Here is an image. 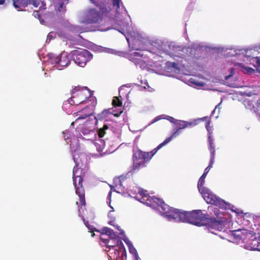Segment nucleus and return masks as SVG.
<instances>
[{
  "label": "nucleus",
  "instance_id": "f257e3e1",
  "mask_svg": "<svg viewBox=\"0 0 260 260\" xmlns=\"http://www.w3.org/2000/svg\"><path fill=\"white\" fill-rule=\"evenodd\" d=\"M115 30L125 38L129 48H132L127 57L141 69L146 67L147 53L146 44L149 39L146 34L135 32H129L127 29L129 16L121 0H115Z\"/></svg>",
  "mask_w": 260,
  "mask_h": 260
},
{
  "label": "nucleus",
  "instance_id": "f03ea898",
  "mask_svg": "<svg viewBox=\"0 0 260 260\" xmlns=\"http://www.w3.org/2000/svg\"><path fill=\"white\" fill-rule=\"evenodd\" d=\"M132 191V193L139 194L141 197H136V200L159 211L160 214L169 221L187 222L198 226H204L206 224V215L201 210L186 212L173 208L166 204L161 199L149 196L147 190L139 187H134Z\"/></svg>",
  "mask_w": 260,
  "mask_h": 260
},
{
  "label": "nucleus",
  "instance_id": "7ed1b4c3",
  "mask_svg": "<svg viewBox=\"0 0 260 260\" xmlns=\"http://www.w3.org/2000/svg\"><path fill=\"white\" fill-rule=\"evenodd\" d=\"M73 157L75 163V166L73 170V182L76 193L79 196L81 203V206L78 209L80 215V210L82 209L83 206L85 207L86 204L85 191L82 182L85 172L88 170V166L86 162H83V160L86 159L84 154H79L78 151L75 150L73 153Z\"/></svg>",
  "mask_w": 260,
  "mask_h": 260
},
{
  "label": "nucleus",
  "instance_id": "20e7f679",
  "mask_svg": "<svg viewBox=\"0 0 260 260\" xmlns=\"http://www.w3.org/2000/svg\"><path fill=\"white\" fill-rule=\"evenodd\" d=\"M163 52L166 54L172 56L176 60V62H168V66H171L177 70H179L181 67H188L186 62H189L196 57L194 49L190 47H184L182 49L178 48L175 53L172 54L168 50L163 51Z\"/></svg>",
  "mask_w": 260,
  "mask_h": 260
},
{
  "label": "nucleus",
  "instance_id": "39448f33",
  "mask_svg": "<svg viewBox=\"0 0 260 260\" xmlns=\"http://www.w3.org/2000/svg\"><path fill=\"white\" fill-rule=\"evenodd\" d=\"M121 240H123L126 243L130 253L137 256V250L132 242L126 237L124 231L120 226L115 225V242L116 240V245H115V255H117L116 251H117L118 256L123 259L126 257V250Z\"/></svg>",
  "mask_w": 260,
  "mask_h": 260
},
{
  "label": "nucleus",
  "instance_id": "423d86ee",
  "mask_svg": "<svg viewBox=\"0 0 260 260\" xmlns=\"http://www.w3.org/2000/svg\"><path fill=\"white\" fill-rule=\"evenodd\" d=\"M200 193L207 203L214 205L221 208L228 209L233 211H236V208L233 205L217 197L209 188L204 190Z\"/></svg>",
  "mask_w": 260,
  "mask_h": 260
},
{
  "label": "nucleus",
  "instance_id": "0eeeda50",
  "mask_svg": "<svg viewBox=\"0 0 260 260\" xmlns=\"http://www.w3.org/2000/svg\"><path fill=\"white\" fill-rule=\"evenodd\" d=\"M158 150L156 147L149 152H143L139 149L134 150L133 169L136 170L144 167L145 162L148 161Z\"/></svg>",
  "mask_w": 260,
  "mask_h": 260
},
{
  "label": "nucleus",
  "instance_id": "6e6552de",
  "mask_svg": "<svg viewBox=\"0 0 260 260\" xmlns=\"http://www.w3.org/2000/svg\"><path fill=\"white\" fill-rule=\"evenodd\" d=\"M71 54L75 63L81 67H84L92 58L91 53L86 49L75 50L71 52Z\"/></svg>",
  "mask_w": 260,
  "mask_h": 260
},
{
  "label": "nucleus",
  "instance_id": "1a4fd4ad",
  "mask_svg": "<svg viewBox=\"0 0 260 260\" xmlns=\"http://www.w3.org/2000/svg\"><path fill=\"white\" fill-rule=\"evenodd\" d=\"M234 52L235 53L232 54L231 55H238L240 60H242L246 63L251 64L255 68L260 66V58L257 57L251 56L249 51L236 49Z\"/></svg>",
  "mask_w": 260,
  "mask_h": 260
},
{
  "label": "nucleus",
  "instance_id": "9d476101",
  "mask_svg": "<svg viewBox=\"0 0 260 260\" xmlns=\"http://www.w3.org/2000/svg\"><path fill=\"white\" fill-rule=\"evenodd\" d=\"M86 88L76 87L72 91V96L69 100L71 104L79 105L83 103L88 98L85 94Z\"/></svg>",
  "mask_w": 260,
  "mask_h": 260
},
{
  "label": "nucleus",
  "instance_id": "9b49d317",
  "mask_svg": "<svg viewBox=\"0 0 260 260\" xmlns=\"http://www.w3.org/2000/svg\"><path fill=\"white\" fill-rule=\"evenodd\" d=\"M49 60L52 64H56L57 69L59 70L67 67L71 61L69 56L66 53H62L58 56H53L49 58Z\"/></svg>",
  "mask_w": 260,
  "mask_h": 260
},
{
  "label": "nucleus",
  "instance_id": "f8f14e48",
  "mask_svg": "<svg viewBox=\"0 0 260 260\" xmlns=\"http://www.w3.org/2000/svg\"><path fill=\"white\" fill-rule=\"evenodd\" d=\"M206 217V224L204 225H206L209 231L213 234L218 235V232L221 231L225 232L226 228L225 224L223 223V221L213 220L208 222V218Z\"/></svg>",
  "mask_w": 260,
  "mask_h": 260
},
{
  "label": "nucleus",
  "instance_id": "ddd939ff",
  "mask_svg": "<svg viewBox=\"0 0 260 260\" xmlns=\"http://www.w3.org/2000/svg\"><path fill=\"white\" fill-rule=\"evenodd\" d=\"M101 233L100 240L105 244V246L110 249L114 248V246L110 245V240L114 239V232L109 228L104 227L101 231H97Z\"/></svg>",
  "mask_w": 260,
  "mask_h": 260
},
{
  "label": "nucleus",
  "instance_id": "4468645a",
  "mask_svg": "<svg viewBox=\"0 0 260 260\" xmlns=\"http://www.w3.org/2000/svg\"><path fill=\"white\" fill-rule=\"evenodd\" d=\"M93 109L92 106H86L82 110L74 113V115L77 117L76 121L79 119H83L90 115H93Z\"/></svg>",
  "mask_w": 260,
  "mask_h": 260
},
{
  "label": "nucleus",
  "instance_id": "2eb2a0df",
  "mask_svg": "<svg viewBox=\"0 0 260 260\" xmlns=\"http://www.w3.org/2000/svg\"><path fill=\"white\" fill-rule=\"evenodd\" d=\"M123 112L122 102L121 95L115 96V117H118Z\"/></svg>",
  "mask_w": 260,
  "mask_h": 260
},
{
  "label": "nucleus",
  "instance_id": "dca6fc26",
  "mask_svg": "<svg viewBox=\"0 0 260 260\" xmlns=\"http://www.w3.org/2000/svg\"><path fill=\"white\" fill-rule=\"evenodd\" d=\"M181 133V131L178 128L174 129L173 134L171 136L167 138L162 143H160L157 147V149H160L163 146L169 143L173 139L176 138Z\"/></svg>",
  "mask_w": 260,
  "mask_h": 260
},
{
  "label": "nucleus",
  "instance_id": "f3484780",
  "mask_svg": "<svg viewBox=\"0 0 260 260\" xmlns=\"http://www.w3.org/2000/svg\"><path fill=\"white\" fill-rule=\"evenodd\" d=\"M125 177L120 176L117 178L115 177V192L118 193H122L123 191V187L122 184V181L124 180Z\"/></svg>",
  "mask_w": 260,
  "mask_h": 260
},
{
  "label": "nucleus",
  "instance_id": "a211bd4d",
  "mask_svg": "<svg viewBox=\"0 0 260 260\" xmlns=\"http://www.w3.org/2000/svg\"><path fill=\"white\" fill-rule=\"evenodd\" d=\"M161 119H167L170 122L174 123L176 125V124L178 123V119H176L171 116L166 115H160L156 116L155 118H154L153 120L151 121V122L148 124V125H150V124L154 123Z\"/></svg>",
  "mask_w": 260,
  "mask_h": 260
},
{
  "label": "nucleus",
  "instance_id": "6ab92c4d",
  "mask_svg": "<svg viewBox=\"0 0 260 260\" xmlns=\"http://www.w3.org/2000/svg\"><path fill=\"white\" fill-rule=\"evenodd\" d=\"M209 148L210 151V161L209 164L207 167H209L210 169L212 168V165L214 162V156H215V148L212 143V140L210 138V136L209 138Z\"/></svg>",
  "mask_w": 260,
  "mask_h": 260
},
{
  "label": "nucleus",
  "instance_id": "aec40b11",
  "mask_svg": "<svg viewBox=\"0 0 260 260\" xmlns=\"http://www.w3.org/2000/svg\"><path fill=\"white\" fill-rule=\"evenodd\" d=\"M114 110L112 108L104 110L102 112L98 114L99 119H109L111 116L114 115Z\"/></svg>",
  "mask_w": 260,
  "mask_h": 260
},
{
  "label": "nucleus",
  "instance_id": "412c9836",
  "mask_svg": "<svg viewBox=\"0 0 260 260\" xmlns=\"http://www.w3.org/2000/svg\"><path fill=\"white\" fill-rule=\"evenodd\" d=\"M13 5L16 8H20L21 7H26L28 5H30V1L29 0H12Z\"/></svg>",
  "mask_w": 260,
  "mask_h": 260
},
{
  "label": "nucleus",
  "instance_id": "4be33fe9",
  "mask_svg": "<svg viewBox=\"0 0 260 260\" xmlns=\"http://www.w3.org/2000/svg\"><path fill=\"white\" fill-rule=\"evenodd\" d=\"M205 177L203 176H201L198 182V188L200 192V193H201L202 192L204 191V190L208 189L207 187H206L204 186V185L205 182Z\"/></svg>",
  "mask_w": 260,
  "mask_h": 260
},
{
  "label": "nucleus",
  "instance_id": "5701e85b",
  "mask_svg": "<svg viewBox=\"0 0 260 260\" xmlns=\"http://www.w3.org/2000/svg\"><path fill=\"white\" fill-rule=\"evenodd\" d=\"M206 118H207L206 117H204L197 119H193L190 121H186V128H191V127H194L198 124L199 121H203V120H204Z\"/></svg>",
  "mask_w": 260,
  "mask_h": 260
},
{
  "label": "nucleus",
  "instance_id": "b1692460",
  "mask_svg": "<svg viewBox=\"0 0 260 260\" xmlns=\"http://www.w3.org/2000/svg\"><path fill=\"white\" fill-rule=\"evenodd\" d=\"M94 145L98 152H102L103 151L105 147V144L103 140L101 139L96 140L94 142Z\"/></svg>",
  "mask_w": 260,
  "mask_h": 260
},
{
  "label": "nucleus",
  "instance_id": "393cba45",
  "mask_svg": "<svg viewBox=\"0 0 260 260\" xmlns=\"http://www.w3.org/2000/svg\"><path fill=\"white\" fill-rule=\"evenodd\" d=\"M189 81L191 84V86H192L193 87H203L205 85V83L204 82L199 81L194 78H190Z\"/></svg>",
  "mask_w": 260,
  "mask_h": 260
},
{
  "label": "nucleus",
  "instance_id": "a878e982",
  "mask_svg": "<svg viewBox=\"0 0 260 260\" xmlns=\"http://www.w3.org/2000/svg\"><path fill=\"white\" fill-rule=\"evenodd\" d=\"M233 74H234V70L233 69H231V74L229 75H228V76H225L224 78H225V80L226 81V84H227L228 86H229L230 87H237V86L235 83H230L228 81L229 80H230L232 78Z\"/></svg>",
  "mask_w": 260,
  "mask_h": 260
},
{
  "label": "nucleus",
  "instance_id": "bb28decb",
  "mask_svg": "<svg viewBox=\"0 0 260 260\" xmlns=\"http://www.w3.org/2000/svg\"><path fill=\"white\" fill-rule=\"evenodd\" d=\"M82 133L84 135H89V134L92 133L94 135V132L91 129H89V127L87 126V124H85L81 130Z\"/></svg>",
  "mask_w": 260,
  "mask_h": 260
},
{
  "label": "nucleus",
  "instance_id": "cd10ccee",
  "mask_svg": "<svg viewBox=\"0 0 260 260\" xmlns=\"http://www.w3.org/2000/svg\"><path fill=\"white\" fill-rule=\"evenodd\" d=\"M110 187L111 188V189L108 194L107 199V202L108 205L110 207V208L113 210L114 208L113 207L111 206V197H112V190L114 188V187L113 185H110Z\"/></svg>",
  "mask_w": 260,
  "mask_h": 260
},
{
  "label": "nucleus",
  "instance_id": "c85d7f7f",
  "mask_svg": "<svg viewBox=\"0 0 260 260\" xmlns=\"http://www.w3.org/2000/svg\"><path fill=\"white\" fill-rule=\"evenodd\" d=\"M176 125L178 126L177 128L179 129L180 131L182 129L186 128V121L185 120H178V123Z\"/></svg>",
  "mask_w": 260,
  "mask_h": 260
},
{
  "label": "nucleus",
  "instance_id": "c756f323",
  "mask_svg": "<svg viewBox=\"0 0 260 260\" xmlns=\"http://www.w3.org/2000/svg\"><path fill=\"white\" fill-rule=\"evenodd\" d=\"M108 128V126L107 125H104L103 128H100L99 130V132H98L99 137H100V138L103 137L105 134V130L107 129Z\"/></svg>",
  "mask_w": 260,
  "mask_h": 260
},
{
  "label": "nucleus",
  "instance_id": "7c9ffc66",
  "mask_svg": "<svg viewBox=\"0 0 260 260\" xmlns=\"http://www.w3.org/2000/svg\"><path fill=\"white\" fill-rule=\"evenodd\" d=\"M210 120H208L206 124V128L209 133L208 138H209V136H210V138L213 140V139L211 138V133H212V127L210 126Z\"/></svg>",
  "mask_w": 260,
  "mask_h": 260
},
{
  "label": "nucleus",
  "instance_id": "2f4dec72",
  "mask_svg": "<svg viewBox=\"0 0 260 260\" xmlns=\"http://www.w3.org/2000/svg\"><path fill=\"white\" fill-rule=\"evenodd\" d=\"M62 134L63 135L64 140H66L67 143H69L70 141H68V140H71V135L69 134V132L67 131L63 132Z\"/></svg>",
  "mask_w": 260,
  "mask_h": 260
},
{
  "label": "nucleus",
  "instance_id": "473e14b6",
  "mask_svg": "<svg viewBox=\"0 0 260 260\" xmlns=\"http://www.w3.org/2000/svg\"><path fill=\"white\" fill-rule=\"evenodd\" d=\"M221 102L219 104H218L216 106L214 110L212 112V113H211V115L213 116L215 114V112H216V110L217 109H218V113H217V115L215 116V118H217L218 117V114H219V111H220V105L221 104Z\"/></svg>",
  "mask_w": 260,
  "mask_h": 260
},
{
  "label": "nucleus",
  "instance_id": "72a5a7b5",
  "mask_svg": "<svg viewBox=\"0 0 260 260\" xmlns=\"http://www.w3.org/2000/svg\"><path fill=\"white\" fill-rule=\"evenodd\" d=\"M243 71L248 74H251L254 72V69L248 67H244Z\"/></svg>",
  "mask_w": 260,
  "mask_h": 260
},
{
  "label": "nucleus",
  "instance_id": "f704fd0d",
  "mask_svg": "<svg viewBox=\"0 0 260 260\" xmlns=\"http://www.w3.org/2000/svg\"><path fill=\"white\" fill-rule=\"evenodd\" d=\"M245 107L247 108V109H252L253 107H254V106L252 104V103H249V101H245Z\"/></svg>",
  "mask_w": 260,
  "mask_h": 260
},
{
  "label": "nucleus",
  "instance_id": "c9c22d12",
  "mask_svg": "<svg viewBox=\"0 0 260 260\" xmlns=\"http://www.w3.org/2000/svg\"><path fill=\"white\" fill-rule=\"evenodd\" d=\"M58 5L59 7L57 8L58 11L60 12L64 11V10H63V3L61 2L58 4Z\"/></svg>",
  "mask_w": 260,
  "mask_h": 260
},
{
  "label": "nucleus",
  "instance_id": "e433bc0d",
  "mask_svg": "<svg viewBox=\"0 0 260 260\" xmlns=\"http://www.w3.org/2000/svg\"><path fill=\"white\" fill-rule=\"evenodd\" d=\"M210 168L209 167H207L205 170H204V172L203 173V174H202V176H203L204 177L206 178L208 173L209 172V171H210Z\"/></svg>",
  "mask_w": 260,
  "mask_h": 260
},
{
  "label": "nucleus",
  "instance_id": "4c0bfd02",
  "mask_svg": "<svg viewBox=\"0 0 260 260\" xmlns=\"http://www.w3.org/2000/svg\"><path fill=\"white\" fill-rule=\"evenodd\" d=\"M244 218H249L250 219H253L254 218L253 216L249 213H246L244 215Z\"/></svg>",
  "mask_w": 260,
  "mask_h": 260
},
{
  "label": "nucleus",
  "instance_id": "58836bf2",
  "mask_svg": "<svg viewBox=\"0 0 260 260\" xmlns=\"http://www.w3.org/2000/svg\"><path fill=\"white\" fill-rule=\"evenodd\" d=\"M30 1V4H32L35 7H37L38 6V5L36 2L35 0H29Z\"/></svg>",
  "mask_w": 260,
  "mask_h": 260
},
{
  "label": "nucleus",
  "instance_id": "ea45409f",
  "mask_svg": "<svg viewBox=\"0 0 260 260\" xmlns=\"http://www.w3.org/2000/svg\"><path fill=\"white\" fill-rule=\"evenodd\" d=\"M33 15L35 16V17H38V18L40 17V14L39 13V12L38 11H35L33 13Z\"/></svg>",
  "mask_w": 260,
  "mask_h": 260
},
{
  "label": "nucleus",
  "instance_id": "a19ab883",
  "mask_svg": "<svg viewBox=\"0 0 260 260\" xmlns=\"http://www.w3.org/2000/svg\"><path fill=\"white\" fill-rule=\"evenodd\" d=\"M51 32H50L48 35L47 36V40H49L50 41L51 40V38H52V35H51Z\"/></svg>",
  "mask_w": 260,
  "mask_h": 260
},
{
  "label": "nucleus",
  "instance_id": "79ce46f5",
  "mask_svg": "<svg viewBox=\"0 0 260 260\" xmlns=\"http://www.w3.org/2000/svg\"><path fill=\"white\" fill-rule=\"evenodd\" d=\"M112 212H113L112 210L110 211L109 212L108 217H110V218H112V216H111V213Z\"/></svg>",
  "mask_w": 260,
  "mask_h": 260
},
{
  "label": "nucleus",
  "instance_id": "37998d69",
  "mask_svg": "<svg viewBox=\"0 0 260 260\" xmlns=\"http://www.w3.org/2000/svg\"><path fill=\"white\" fill-rule=\"evenodd\" d=\"M5 0H0V5H3L5 3Z\"/></svg>",
  "mask_w": 260,
  "mask_h": 260
},
{
  "label": "nucleus",
  "instance_id": "c03bdc74",
  "mask_svg": "<svg viewBox=\"0 0 260 260\" xmlns=\"http://www.w3.org/2000/svg\"><path fill=\"white\" fill-rule=\"evenodd\" d=\"M113 222H114V221H113V220H110V221H109V223L110 224H111V225H114V224H113Z\"/></svg>",
  "mask_w": 260,
  "mask_h": 260
},
{
  "label": "nucleus",
  "instance_id": "a18cd8bd",
  "mask_svg": "<svg viewBox=\"0 0 260 260\" xmlns=\"http://www.w3.org/2000/svg\"><path fill=\"white\" fill-rule=\"evenodd\" d=\"M256 220H257V221L258 222H260V216L257 217H256Z\"/></svg>",
  "mask_w": 260,
  "mask_h": 260
},
{
  "label": "nucleus",
  "instance_id": "49530a36",
  "mask_svg": "<svg viewBox=\"0 0 260 260\" xmlns=\"http://www.w3.org/2000/svg\"><path fill=\"white\" fill-rule=\"evenodd\" d=\"M111 104H112V105L114 107V99H112Z\"/></svg>",
  "mask_w": 260,
  "mask_h": 260
},
{
  "label": "nucleus",
  "instance_id": "de8ad7c7",
  "mask_svg": "<svg viewBox=\"0 0 260 260\" xmlns=\"http://www.w3.org/2000/svg\"><path fill=\"white\" fill-rule=\"evenodd\" d=\"M108 255H109V256L110 260V259H112V256H111V255H110V254H109V253H108Z\"/></svg>",
  "mask_w": 260,
  "mask_h": 260
},
{
  "label": "nucleus",
  "instance_id": "09e8293b",
  "mask_svg": "<svg viewBox=\"0 0 260 260\" xmlns=\"http://www.w3.org/2000/svg\"><path fill=\"white\" fill-rule=\"evenodd\" d=\"M161 47L164 49H165V48L167 47V46L166 45H163Z\"/></svg>",
  "mask_w": 260,
  "mask_h": 260
},
{
  "label": "nucleus",
  "instance_id": "8fccbe9b",
  "mask_svg": "<svg viewBox=\"0 0 260 260\" xmlns=\"http://www.w3.org/2000/svg\"><path fill=\"white\" fill-rule=\"evenodd\" d=\"M83 221H84V222L85 224H86V226H87V224L88 223V222H87L86 223V222H85V220H84V219H83Z\"/></svg>",
  "mask_w": 260,
  "mask_h": 260
},
{
  "label": "nucleus",
  "instance_id": "3c124183",
  "mask_svg": "<svg viewBox=\"0 0 260 260\" xmlns=\"http://www.w3.org/2000/svg\"><path fill=\"white\" fill-rule=\"evenodd\" d=\"M106 251H107V253H108V252H109L110 250H106Z\"/></svg>",
  "mask_w": 260,
  "mask_h": 260
},
{
  "label": "nucleus",
  "instance_id": "603ef678",
  "mask_svg": "<svg viewBox=\"0 0 260 260\" xmlns=\"http://www.w3.org/2000/svg\"><path fill=\"white\" fill-rule=\"evenodd\" d=\"M122 88H121L120 89H119V92H120L121 90H122Z\"/></svg>",
  "mask_w": 260,
  "mask_h": 260
},
{
  "label": "nucleus",
  "instance_id": "864d4df0",
  "mask_svg": "<svg viewBox=\"0 0 260 260\" xmlns=\"http://www.w3.org/2000/svg\"><path fill=\"white\" fill-rule=\"evenodd\" d=\"M72 125H73L74 124V122H72V123H71Z\"/></svg>",
  "mask_w": 260,
  "mask_h": 260
},
{
  "label": "nucleus",
  "instance_id": "5fc2aeb1",
  "mask_svg": "<svg viewBox=\"0 0 260 260\" xmlns=\"http://www.w3.org/2000/svg\"><path fill=\"white\" fill-rule=\"evenodd\" d=\"M113 5H114V0H112Z\"/></svg>",
  "mask_w": 260,
  "mask_h": 260
},
{
  "label": "nucleus",
  "instance_id": "6e6d98bb",
  "mask_svg": "<svg viewBox=\"0 0 260 260\" xmlns=\"http://www.w3.org/2000/svg\"><path fill=\"white\" fill-rule=\"evenodd\" d=\"M113 151H112L110 152V153H113Z\"/></svg>",
  "mask_w": 260,
  "mask_h": 260
},
{
  "label": "nucleus",
  "instance_id": "4d7b16f0",
  "mask_svg": "<svg viewBox=\"0 0 260 260\" xmlns=\"http://www.w3.org/2000/svg\"><path fill=\"white\" fill-rule=\"evenodd\" d=\"M81 217L84 219V217L83 216H81Z\"/></svg>",
  "mask_w": 260,
  "mask_h": 260
},
{
  "label": "nucleus",
  "instance_id": "13d9d810",
  "mask_svg": "<svg viewBox=\"0 0 260 260\" xmlns=\"http://www.w3.org/2000/svg\"><path fill=\"white\" fill-rule=\"evenodd\" d=\"M81 217L84 219V217L83 216H81Z\"/></svg>",
  "mask_w": 260,
  "mask_h": 260
},
{
  "label": "nucleus",
  "instance_id": "bf43d9fd",
  "mask_svg": "<svg viewBox=\"0 0 260 260\" xmlns=\"http://www.w3.org/2000/svg\"><path fill=\"white\" fill-rule=\"evenodd\" d=\"M81 217L84 219V217L83 216H81Z\"/></svg>",
  "mask_w": 260,
  "mask_h": 260
}]
</instances>
